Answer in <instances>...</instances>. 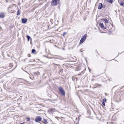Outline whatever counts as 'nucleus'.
<instances>
[{
    "label": "nucleus",
    "instance_id": "1",
    "mask_svg": "<svg viewBox=\"0 0 124 124\" xmlns=\"http://www.w3.org/2000/svg\"><path fill=\"white\" fill-rule=\"evenodd\" d=\"M58 88L61 95L62 96H64L65 94V92L64 91L63 88L61 87H59Z\"/></svg>",
    "mask_w": 124,
    "mask_h": 124
},
{
    "label": "nucleus",
    "instance_id": "2",
    "mask_svg": "<svg viewBox=\"0 0 124 124\" xmlns=\"http://www.w3.org/2000/svg\"><path fill=\"white\" fill-rule=\"evenodd\" d=\"M87 35L86 34L84 35L82 37L80 41V43L82 44L83 43L86 38Z\"/></svg>",
    "mask_w": 124,
    "mask_h": 124
},
{
    "label": "nucleus",
    "instance_id": "3",
    "mask_svg": "<svg viewBox=\"0 0 124 124\" xmlns=\"http://www.w3.org/2000/svg\"><path fill=\"white\" fill-rule=\"evenodd\" d=\"M42 118L40 116H38L36 117L35 120V121L37 122H38L41 120Z\"/></svg>",
    "mask_w": 124,
    "mask_h": 124
},
{
    "label": "nucleus",
    "instance_id": "4",
    "mask_svg": "<svg viewBox=\"0 0 124 124\" xmlns=\"http://www.w3.org/2000/svg\"><path fill=\"white\" fill-rule=\"evenodd\" d=\"M59 0H53L52 1L51 5L53 6H55L57 4V2Z\"/></svg>",
    "mask_w": 124,
    "mask_h": 124
},
{
    "label": "nucleus",
    "instance_id": "5",
    "mask_svg": "<svg viewBox=\"0 0 124 124\" xmlns=\"http://www.w3.org/2000/svg\"><path fill=\"white\" fill-rule=\"evenodd\" d=\"M99 25L102 29H105L106 28V27H105L104 26V25L102 23H100L99 24Z\"/></svg>",
    "mask_w": 124,
    "mask_h": 124
},
{
    "label": "nucleus",
    "instance_id": "6",
    "mask_svg": "<svg viewBox=\"0 0 124 124\" xmlns=\"http://www.w3.org/2000/svg\"><path fill=\"white\" fill-rule=\"evenodd\" d=\"M103 7V6L102 5V3H100L99 4L98 8L99 9H101Z\"/></svg>",
    "mask_w": 124,
    "mask_h": 124
},
{
    "label": "nucleus",
    "instance_id": "7",
    "mask_svg": "<svg viewBox=\"0 0 124 124\" xmlns=\"http://www.w3.org/2000/svg\"><path fill=\"white\" fill-rule=\"evenodd\" d=\"M27 21V19L26 18H22V22L23 23H26Z\"/></svg>",
    "mask_w": 124,
    "mask_h": 124
},
{
    "label": "nucleus",
    "instance_id": "8",
    "mask_svg": "<svg viewBox=\"0 0 124 124\" xmlns=\"http://www.w3.org/2000/svg\"><path fill=\"white\" fill-rule=\"evenodd\" d=\"M5 16V15L3 13H2L0 14V18H3Z\"/></svg>",
    "mask_w": 124,
    "mask_h": 124
},
{
    "label": "nucleus",
    "instance_id": "9",
    "mask_svg": "<svg viewBox=\"0 0 124 124\" xmlns=\"http://www.w3.org/2000/svg\"><path fill=\"white\" fill-rule=\"evenodd\" d=\"M51 110L53 112L56 111L57 112H58L59 113H60L59 112L58 110H56L54 108H51Z\"/></svg>",
    "mask_w": 124,
    "mask_h": 124
},
{
    "label": "nucleus",
    "instance_id": "10",
    "mask_svg": "<svg viewBox=\"0 0 124 124\" xmlns=\"http://www.w3.org/2000/svg\"><path fill=\"white\" fill-rule=\"evenodd\" d=\"M106 101V99L105 98H104L102 102V104L104 106H105V102Z\"/></svg>",
    "mask_w": 124,
    "mask_h": 124
},
{
    "label": "nucleus",
    "instance_id": "11",
    "mask_svg": "<svg viewBox=\"0 0 124 124\" xmlns=\"http://www.w3.org/2000/svg\"><path fill=\"white\" fill-rule=\"evenodd\" d=\"M103 21H105V25H106V23H108V20L107 19H103Z\"/></svg>",
    "mask_w": 124,
    "mask_h": 124
},
{
    "label": "nucleus",
    "instance_id": "12",
    "mask_svg": "<svg viewBox=\"0 0 124 124\" xmlns=\"http://www.w3.org/2000/svg\"><path fill=\"white\" fill-rule=\"evenodd\" d=\"M106 0L107 2H109L111 3H112L113 1V0Z\"/></svg>",
    "mask_w": 124,
    "mask_h": 124
},
{
    "label": "nucleus",
    "instance_id": "13",
    "mask_svg": "<svg viewBox=\"0 0 124 124\" xmlns=\"http://www.w3.org/2000/svg\"><path fill=\"white\" fill-rule=\"evenodd\" d=\"M44 123H47L48 122H47V120L45 119H44L43 120V121H42Z\"/></svg>",
    "mask_w": 124,
    "mask_h": 124
},
{
    "label": "nucleus",
    "instance_id": "14",
    "mask_svg": "<svg viewBox=\"0 0 124 124\" xmlns=\"http://www.w3.org/2000/svg\"><path fill=\"white\" fill-rule=\"evenodd\" d=\"M27 38L28 40L29 41V40L31 38V37L28 35L27 36Z\"/></svg>",
    "mask_w": 124,
    "mask_h": 124
},
{
    "label": "nucleus",
    "instance_id": "15",
    "mask_svg": "<svg viewBox=\"0 0 124 124\" xmlns=\"http://www.w3.org/2000/svg\"><path fill=\"white\" fill-rule=\"evenodd\" d=\"M17 15H20V13L19 10H18L17 13Z\"/></svg>",
    "mask_w": 124,
    "mask_h": 124
},
{
    "label": "nucleus",
    "instance_id": "16",
    "mask_svg": "<svg viewBox=\"0 0 124 124\" xmlns=\"http://www.w3.org/2000/svg\"><path fill=\"white\" fill-rule=\"evenodd\" d=\"M36 51L34 49H32L31 51V53H34Z\"/></svg>",
    "mask_w": 124,
    "mask_h": 124
},
{
    "label": "nucleus",
    "instance_id": "17",
    "mask_svg": "<svg viewBox=\"0 0 124 124\" xmlns=\"http://www.w3.org/2000/svg\"><path fill=\"white\" fill-rule=\"evenodd\" d=\"M120 3V5L121 6H124V3H123V2H121Z\"/></svg>",
    "mask_w": 124,
    "mask_h": 124
},
{
    "label": "nucleus",
    "instance_id": "18",
    "mask_svg": "<svg viewBox=\"0 0 124 124\" xmlns=\"http://www.w3.org/2000/svg\"><path fill=\"white\" fill-rule=\"evenodd\" d=\"M67 32H63V36H64V35H65L66 34H67Z\"/></svg>",
    "mask_w": 124,
    "mask_h": 124
},
{
    "label": "nucleus",
    "instance_id": "19",
    "mask_svg": "<svg viewBox=\"0 0 124 124\" xmlns=\"http://www.w3.org/2000/svg\"><path fill=\"white\" fill-rule=\"evenodd\" d=\"M77 70H80V68L79 67H78L77 68Z\"/></svg>",
    "mask_w": 124,
    "mask_h": 124
},
{
    "label": "nucleus",
    "instance_id": "20",
    "mask_svg": "<svg viewBox=\"0 0 124 124\" xmlns=\"http://www.w3.org/2000/svg\"><path fill=\"white\" fill-rule=\"evenodd\" d=\"M28 56L29 57H30L31 56V55L30 54H28Z\"/></svg>",
    "mask_w": 124,
    "mask_h": 124
},
{
    "label": "nucleus",
    "instance_id": "21",
    "mask_svg": "<svg viewBox=\"0 0 124 124\" xmlns=\"http://www.w3.org/2000/svg\"><path fill=\"white\" fill-rule=\"evenodd\" d=\"M59 59L62 60V57H60V58H59Z\"/></svg>",
    "mask_w": 124,
    "mask_h": 124
},
{
    "label": "nucleus",
    "instance_id": "22",
    "mask_svg": "<svg viewBox=\"0 0 124 124\" xmlns=\"http://www.w3.org/2000/svg\"><path fill=\"white\" fill-rule=\"evenodd\" d=\"M55 117L56 118H59V117H57V116H56Z\"/></svg>",
    "mask_w": 124,
    "mask_h": 124
},
{
    "label": "nucleus",
    "instance_id": "23",
    "mask_svg": "<svg viewBox=\"0 0 124 124\" xmlns=\"http://www.w3.org/2000/svg\"><path fill=\"white\" fill-rule=\"evenodd\" d=\"M8 57H9L10 56L9 55H8Z\"/></svg>",
    "mask_w": 124,
    "mask_h": 124
},
{
    "label": "nucleus",
    "instance_id": "24",
    "mask_svg": "<svg viewBox=\"0 0 124 124\" xmlns=\"http://www.w3.org/2000/svg\"><path fill=\"white\" fill-rule=\"evenodd\" d=\"M30 120V119H28V121H29Z\"/></svg>",
    "mask_w": 124,
    "mask_h": 124
},
{
    "label": "nucleus",
    "instance_id": "25",
    "mask_svg": "<svg viewBox=\"0 0 124 124\" xmlns=\"http://www.w3.org/2000/svg\"><path fill=\"white\" fill-rule=\"evenodd\" d=\"M63 71V70H61L60 71H61H61Z\"/></svg>",
    "mask_w": 124,
    "mask_h": 124
},
{
    "label": "nucleus",
    "instance_id": "26",
    "mask_svg": "<svg viewBox=\"0 0 124 124\" xmlns=\"http://www.w3.org/2000/svg\"><path fill=\"white\" fill-rule=\"evenodd\" d=\"M30 79H31V76H30Z\"/></svg>",
    "mask_w": 124,
    "mask_h": 124
},
{
    "label": "nucleus",
    "instance_id": "27",
    "mask_svg": "<svg viewBox=\"0 0 124 124\" xmlns=\"http://www.w3.org/2000/svg\"><path fill=\"white\" fill-rule=\"evenodd\" d=\"M38 73L39 74L40 73L39 72H38Z\"/></svg>",
    "mask_w": 124,
    "mask_h": 124
},
{
    "label": "nucleus",
    "instance_id": "28",
    "mask_svg": "<svg viewBox=\"0 0 124 124\" xmlns=\"http://www.w3.org/2000/svg\"><path fill=\"white\" fill-rule=\"evenodd\" d=\"M124 1V0H123Z\"/></svg>",
    "mask_w": 124,
    "mask_h": 124
}]
</instances>
